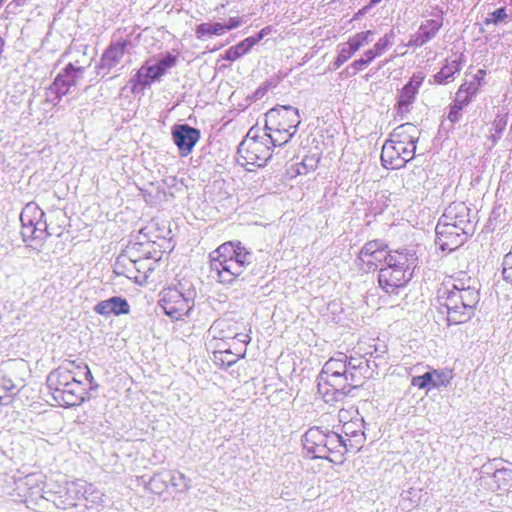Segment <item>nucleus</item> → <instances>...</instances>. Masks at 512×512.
Returning a JSON list of instances; mask_svg holds the SVG:
<instances>
[{
  "label": "nucleus",
  "mask_w": 512,
  "mask_h": 512,
  "mask_svg": "<svg viewBox=\"0 0 512 512\" xmlns=\"http://www.w3.org/2000/svg\"><path fill=\"white\" fill-rule=\"evenodd\" d=\"M85 380L91 383L93 376L84 362L65 361L47 376V388L52 399L61 407L81 405L87 394Z\"/></svg>",
  "instance_id": "f257e3e1"
},
{
  "label": "nucleus",
  "mask_w": 512,
  "mask_h": 512,
  "mask_svg": "<svg viewBox=\"0 0 512 512\" xmlns=\"http://www.w3.org/2000/svg\"><path fill=\"white\" fill-rule=\"evenodd\" d=\"M418 257L413 249L394 250V256L380 267L378 282L385 292L392 294L404 287L412 278Z\"/></svg>",
  "instance_id": "f03ea898"
},
{
  "label": "nucleus",
  "mask_w": 512,
  "mask_h": 512,
  "mask_svg": "<svg viewBox=\"0 0 512 512\" xmlns=\"http://www.w3.org/2000/svg\"><path fill=\"white\" fill-rule=\"evenodd\" d=\"M161 308L172 320H183L194 306L196 289L190 278L181 277L162 291Z\"/></svg>",
  "instance_id": "7ed1b4c3"
},
{
  "label": "nucleus",
  "mask_w": 512,
  "mask_h": 512,
  "mask_svg": "<svg viewBox=\"0 0 512 512\" xmlns=\"http://www.w3.org/2000/svg\"><path fill=\"white\" fill-rule=\"evenodd\" d=\"M439 313L446 314V320H456V317H466L470 320L475 316L476 306L480 300L479 290L467 284L462 292L448 291L439 295Z\"/></svg>",
  "instance_id": "20e7f679"
},
{
  "label": "nucleus",
  "mask_w": 512,
  "mask_h": 512,
  "mask_svg": "<svg viewBox=\"0 0 512 512\" xmlns=\"http://www.w3.org/2000/svg\"><path fill=\"white\" fill-rule=\"evenodd\" d=\"M300 124L298 110L291 106L273 108L266 113V130H279L285 137L268 135L273 146H282L290 141Z\"/></svg>",
  "instance_id": "39448f33"
},
{
  "label": "nucleus",
  "mask_w": 512,
  "mask_h": 512,
  "mask_svg": "<svg viewBox=\"0 0 512 512\" xmlns=\"http://www.w3.org/2000/svg\"><path fill=\"white\" fill-rule=\"evenodd\" d=\"M251 134L252 129L249 130L237 150V162L248 171H251L253 167L264 166L272 156L269 138L263 140Z\"/></svg>",
  "instance_id": "423d86ee"
},
{
  "label": "nucleus",
  "mask_w": 512,
  "mask_h": 512,
  "mask_svg": "<svg viewBox=\"0 0 512 512\" xmlns=\"http://www.w3.org/2000/svg\"><path fill=\"white\" fill-rule=\"evenodd\" d=\"M83 67H76L72 63L65 66L47 90V100L57 104L62 96L66 95L72 86L83 78Z\"/></svg>",
  "instance_id": "0eeeda50"
},
{
  "label": "nucleus",
  "mask_w": 512,
  "mask_h": 512,
  "mask_svg": "<svg viewBox=\"0 0 512 512\" xmlns=\"http://www.w3.org/2000/svg\"><path fill=\"white\" fill-rule=\"evenodd\" d=\"M463 226L453 223H446L439 219L435 228L436 244L442 251H453L463 245L468 236L472 235L474 231L462 229Z\"/></svg>",
  "instance_id": "6e6552de"
},
{
  "label": "nucleus",
  "mask_w": 512,
  "mask_h": 512,
  "mask_svg": "<svg viewBox=\"0 0 512 512\" xmlns=\"http://www.w3.org/2000/svg\"><path fill=\"white\" fill-rule=\"evenodd\" d=\"M387 248L381 241H369L360 250L358 260L365 270H376L379 266L385 265L390 256H394V250L390 251Z\"/></svg>",
  "instance_id": "1a4fd4ad"
},
{
  "label": "nucleus",
  "mask_w": 512,
  "mask_h": 512,
  "mask_svg": "<svg viewBox=\"0 0 512 512\" xmlns=\"http://www.w3.org/2000/svg\"><path fill=\"white\" fill-rule=\"evenodd\" d=\"M235 248V253H233L231 260H228L227 266H221L223 273L220 271L219 282L222 284H232L247 266L252 263V253L241 242L238 241V246Z\"/></svg>",
  "instance_id": "9d476101"
},
{
  "label": "nucleus",
  "mask_w": 512,
  "mask_h": 512,
  "mask_svg": "<svg viewBox=\"0 0 512 512\" xmlns=\"http://www.w3.org/2000/svg\"><path fill=\"white\" fill-rule=\"evenodd\" d=\"M347 368L345 354L337 353L335 357L330 358L322 365V381L336 390L342 388L346 380Z\"/></svg>",
  "instance_id": "9b49d317"
},
{
  "label": "nucleus",
  "mask_w": 512,
  "mask_h": 512,
  "mask_svg": "<svg viewBox=\"0 0 512 512\" xmlns=\"http://www.w3.org/2000/svg\"><path fill=\"white\" fill-rule=\"evenodd\" d=\"M171 135L174 144L183 157L188 156L200 139V131L188 124H175L172 127Z\"/></svg>",
  "instance_id": "f8f14e48"
},
{
  "label": "nucleus",
  "mask_w": 512,
  "mask_h": 512,
  "mask_svg": "<svg viewBox=\"0 0 512 512\" xmlns=\"http://www.w3.org/2000/svg\"><path fill=\"white\" fill-rule=\"evenodd\" d=\"M322 435L325 437L322 448L326 453H322L321 458L333 463L340 462L342 454L351 449L348 440L336 431L322 432Z\"/></svg>",
  "instance_id": "ddd939ff"
},
{
  "label": "nucleus",
  "mask_w": 512,
  "mask_h": 512,
  "mask_svg": "<svg viewBox=\"0 0 512 512\" xmlns=\"http://www.w3.org/2000/svg\"><path fill=\"white\" fill-rule=\"evenodd\" d=\"M441 220L463 226L462 229L474 231L475 224L470 217V208L464 202H453L444 211Z\"/></svg>",
  "instance_id": "4468645a"
},
{
  "label": "nucleus",
  "mask_w": 512,
  "mask_h": 512,
  "mask_svg": "<svg viewBox=\"0 0 512 512\" xmlns=\"http://www.w3.org/2000/svg\"><path fill=\"white\" fill-rule=\"evenodd\" d=\"M238 246V242H225L220 245L217 249L213 250L210 254V274L209 277L220 280V271L223 273L221 266H227L228 260H231L233 253H235V247Z\"/></svg>",
  "instance_id": "2eb2a0df"
},
{
  "label": "nucleus",
  "mask_w": 512,
  "mask_h": 512,
  "mask_svg": "<svg viewBox=\"0 0 512 512\" xmlns=\"http://www.w3.org/2000/svg\"><path fill=\"white\" fill-rule=\"evenodd\" d=\"M128 44L129 42L127 40L112 42L102 54L98 64V70L106 69L110 71L112 68L116 67L123 58Z\"/></svg>",
  "instance_id": "dca6fc26"
},
{
  "label": "nucleus",
  "mask_w": 512,
  "mask_h": 512,
  "mask_svg": "<svg viewBox=\"0 0 512 512\" xmlns=\"http://www.w3.org/2000/svg\"><path fill=\"white\" fill-rule=\"evenodd\" d=\"M341 435L350 442L351 450H359L365 440L364 420L362 417L352 418L341 426Z\"/></svg>",
  "instance_id": "f3484780"
},
{
  "label": "nucleus",
  "mask_w": 512,
  "mask_h": 512,
  "mask_svg": "<svg viewBox=\"0 0 512 512\" xmlns=\"http://www.w3.org/2000/svg\"><path fill=\"white\" fill-rule=\"evenodd\" d=\"M130 306L126 299L118 296L100 301L94 306V311L104 317L119 316L127 314Z\"/></svg>",
  "instance_id": "a211bd4d"
},
{
  "label": "nucleus",
  "mask_w": 512,
  "mask_h": 512,
  "mask_svg": "<svg viewBox=\"0 0 512 512\" xmlns=\"http://www.w3.org/2000/svg\"><path fill=\"white\" fill-rule=\"evenodd\" d=\"M401 152H403L402 144H398L392 140H387L381 151V162L383 167L387 169H400L404 167V162L401 160Z\"/></svg>",
  "instance_id": "6ab92c4d"
},
{
  "label": "nucleus",
  "mask_w": 512,
  "mask_h": 512,
  "mask_svg": "<svg viewBox=\"0 0 512 512\" xmlns=\"http://www.w3.org/2000/svg\"><path fill=\"white\" fill-rule=\"evenodd\" d=\"M90 486L86 482L76 480L66 483V506L76 507L81 502L86 500V494L89 491Z\"/></svg>",
  "instance_id": "aec40b11"
},
{
  "label": "nucleus",
  "mask_w": 512,
  "mask_h": 512,
  "mask_svg": "<svg viewBox=\"0 0 512 512\" xmlns=\"http://www.w3.org/2000/svg\"><path fill=\"white\" fill-rule=\"evenodd\" d=\"M113 271L119 276L133 280L140 285L144 284V276L136 273L135 260H130L125 255H118L113 265Z\"/></svg>",
  "instance_id": "412c9836"
},
{
  "label": "nucleus",
  "mask_w": 512,
  "mask_h": 512,
  "mask_svg": "<svg viewBox=\"0 0 512 512\" xmlns=\"http://www.w3.org/2000/svg\"><path fill=\"white\" fill-rule=\"evenodd\" d=\"M423 81L422 77H413L402 88L398 100V112L403 114L409 111V105L414 101L415 95Z\"/></svg>",
  "instance_id": "4be33fe9"
},
{
  "label": "nucleus",
  "mask_w": 512,
  "mask_h": 512,
  "mask_svg": "<svg viewBox=\"0 0 512 512\" xmlns=\"http://www.w3.org/2000/svg\"><path fill=\"white\" fill-rule=\"evenodd\" d=\"M419 131L412 123H404L396 127L391 133L390 140L402 145L416 144Z\"/></svg>",
  "instance_id": "5701e85b"
},
{
  "label": "nucleus",
  "mask_w": 512,
  "mask_h": 512,
  "mask_svg": "<svg viewBox=\"0 0 512 512\" xmlns=\"http://www.w3.org/2000/svg\"><path fill=\"white\" fill-rule=\"evenodd\" d=\"M164 75L163 69L159 67L157 62L152 65L142 66L135 74L137 83L144 86L150 85L152 82L159 80Z\"/></svg>",
  "instance_id": "b1692460"
},
{
  "label": "nucleus",
  "mask_w": 512,
  "mask_h": 512,
  "mask_svg": "<svg viewBox=\"0 0 512 512\" xmlns=\"http://www.w3.org/2000/svg\"><path fill=\"white\" fill-rule=\"evenodd\" d=\"M461 70V56H457L453 59H447L446 64L441 70L434 75L435 82L438 84H445L453 78L454 74Z\"/></svg>",
  "instance_id": "393cba45"
},
{
  "label": "nucleus",
  "mask_w": 512,
  "mask_h": 512,
  "mask_svg": "<svg viewBox=\"0 0 512 512\" xmlns=\"http://www.w3.org/2000/svg\"><path fill=\"white\" fill-rule=\"evenodd\" d=\"M441 26L442 21L439 19H433L427 21L426 24L421 25L415 39V44L417 46H422L427 43L436 35Z\"/></svg>",
  "instance_id": "a878e982"
},
{
  "label": "nucleus",
  "mask_w": 512,
  "mask_h": 512,
  "mask_svg": "<svg viewBox=\"0 0 512 512\" xmlns=\"http://www.w3.org/2000/svg\"><path fill=\"white\" fill-rule=\"evenodd\" d=\"M303 450L306 451L310 458H319V429L317 427L310 428L303 435Z\"/></svg>",
  "instance_id": "bb28decb"
},
{
  "label": "nucleus",
  "mask_w": 512,
  "mask_h": 512,
  "mask_svg": "<svg viewBox=\"0 0 512 512\" xmlns=\"http://www.w3.org/2000/svg\"><path fill=\"white\" fill-rule=\"evenodd\" d=\"M45 213L35 203L31 202L25 205L20 214L21 223L37 225V222L44 218Z\"/></svg>",
  "instance_id": "cd10ccee"
},
{
  "label": "nucleus",
  "mask_w": 512,
  "mask_h": 512,
  "mask_svg": "<svg viewBox=\"0 0 512 512\" xmlns=\"http://www.w3.org/2000/svg\"><path fill=\"white\" fill-rule=\"evenodd\" d=\"M254 45L255 41L252 39V37H248L237 45L232 46L226 50L223 58L227 61H235L248 53Z\"/></svg>",
  "instance_id": "c85d7f7f"
},
{
  "label": "nucleus",
  "mask_w": 512,
  "mask_h": 512,
  "mask_svg": "<svg viewBox=\"0 0 512 512\" xmlns=\"http://www.w3.org/2000/svg\"><path fill=\"white\" fill-rule=\"evenodd\" d=\"M243 357V353H233L229 349L217 350L214 352L212 361L214 364L221 368L230 367L232 364L237 363L239 359Z\"/></svg>",
  "instance_id": "c756f323"
},
{
  "label": "nucleus",
  "mask_w": 512,
  "mask_h": 512,
  "mask_svg": "<svg viewBox=\"0 0 512 512\" xmlns=\"http://www.w3.org/2000/svg\"><path fill=\"white\" fill-rule=\"evenodd\" d=\"M467 284H469V286H474V281L468 277L465 273H461L460 274V277H456V278H453L452 280L448 281L445 285H444V288L440 290V294H442V292H448V291H457V292H462L464 290H466V287H467Z\"/></svg>",
  "instance_id": "7c9ffc66"
},
{
  "label": "nucleus",
  "mask_w": 512,
  "mask_h": 512,
  "mask_svg": "<svg viewBox=\"0 0 512 512\" xmlns=\"http://www.w3.org/2000/svg\"><path fill=\"white\" fill-rule=\"evenodd\" d=\"M497 489L507 490L512 486V468H496L492 475Z\"/></svg>",
  "instance_id": "2f4dec72"
},
{
  "label": "nucleus",
  "mask_w": 512,
  "mask_h": 512,
  "mask_svg": "<svg viewBox=\"0 0 512 512\" xmlns=\"http://www.w3.org/2000/svg\"><path fill=\"white\" fill-rule=\"evenodd\" d=\"M195 33L197 38H203L206 35H222L224 34V25L220 22L201 23L196 27Z\"/></svg>",
  "instance_id": "473e14b6"
},
{
  "label": "nucleus",
  "mask_w": 512,
  "mask_h": 512,
  "mask_svg": "<svg viewBox=\"0 0 512 512\" xmlns=\"http://www.w3.org/2000/svg\"><path fill=\"white\" fill-rule=\"evenodd\" d=\"M150 252L145 253V257L140 260H135L136 273L139 276H144V283L147 282L149 274L154 271L156 261H154L150 256H148Z\"/></svg>",
  "instance_id": "72a5a7b5"
},
{
  "label": "nucleus",
  "mask_w": 512,
  "mask_h": 512,
  "mask_svg": "<svg viewBox=\"0 0 512 512\" xmlns=\"http://www.w3.org/2000/svg\"><path fill=\"white\" fill-rule=\"evenodd\" d=\"M410 385L420 390L427 391H430L432 389H439L436 386V383L433 380L432 374L429 372V370L420 376H413L412 380H410Z\"/></svg>",
  "instance_id": "f704fd0d"
},
{
  "label": "nucleus",
  "mask_w": 512,
  "mask_h": 512,
  "mask_svg": "<svg viewBox=\"0 0 512 512\" xmlns=\"http://www.w3.org/2000/svg\"><path fill=\"white\" fill-rule=\"evenodd\" d=\"M430 373L434 377V381L438 388H445L451 384L453 379V371L450 368L434 369L430 368Z\"/></svg>",
  "instance_id": "c9c22d12"
},
{
  "label": "nucleus",
  "mask_w": 512,
  "mask_h": 512,
  "mask_svg": "<svg viewBox=\"0 0 512 512\" xmlns=\"http://www.w3.org/2000/svg\"><path fill=\"white\" fill-rule=\"evenodd\" d=\"M374 33L371 30L356 33L347 41L352 48L357 52L364 45L369 44L372 41Z\"/></svg>",
  "instance_id": "e433bc0d"
},
{
  "label": "nucleus",
  "mask_w": 512,
  "mask_h": 512,
  "mask_svg": "<svg viewBox=\"0 0 512 512\" xmlns=\"http://www.w3.org/2000/svg\"><path fill=\"white\" fill-rule=\"evenodd\" d=\"M356 51L352 48V46L346 42L339 45L338 56L333 64V69H338L343 63H345L348 59L354 55Z\"/></svg>",
  "instance_id": "4c0bfd02"
},
{
  "label": "nucleus",
  "mask_w": 512,
  "mask_h": 512,
  "mask_svg": "<svg viewBox=\"0 0 512 512\" xmlns=\"http://www.w3.org/2000/svg\"><path fill=\"white\" fill-rule=\"evenodd\" d=\"M319 162H320L319 155L306 156L302 160L300 167H298L297 173L298 174H307L310 171H315L318 167Z\"/></svg>",
  "instance_id": "58836bf2"
},
{
  "label": "nucleus",
  "mask_w": 512,
  "mask_h": 512,
  "mask_svg": "<svg viewBox=\"0 0 512 512\" xmlns=\"http://www.w3.org/2000/svg\"><path fill=\"white\" fill-rule=\"evenodd\" d=\"M393 36V32L385 34L374 44L373 48L379 56L385 53L387 49L392 45Z\"/></svg>",
  "instance_id": "ea45409f"
},
{
  "label": "nucleus",
  "mask_w": 512,
  "mask_h": 512,
  "mask_svg": "<svg viewBox=\"0 0 512 512\" xmlns=\"http://www.w3.org/2000/svg\"><path fill=\"white\" fill-rule=\"evenodd\" d=\"M143 245L141 243H133L131 245H129L122 253H120L119 255H125L127 258H129L130 260H140L142 259L143 257H145V253H143V255H140V248L142 247Z\"/></svg>",
  "instance_id": "a19ab883"
},
{
  "label": "nucleus",
  "mask_w": 512,
  "mask_h": 512,
  "mask_svg": "<svg viewBox=\"0 0 512 512\" xmlns=\"http://www.w3.org/2000/svg\"><path fill=\"white\" fill-rule=\"evenodd\" d=\"M177 57L171 53H167L163 58L157 61L160 68L163 69V73L176 65Z\"/></svg>",
  "instance_id": "79ce46f5"
},
{
  "label": "nucleus",
  "mask_w": 512,
  "mask_h": 512,
  "mask_svg": "<svg viewBox=\"0 0 512 512\" xmlns=\"http://www.w3.org/2000/svg\"><path fill=\"white\" fill-rule=\"evenodd\" d=\"M343 312L342 304L338 300H333L328 303L327 305V313L325 314L328 318L335 319L336 317H339V314Z\"/></svg>",
  "instance_id": "37998d69"
},
{
  "label": "nucleus",
  "mask_w": 512,
  "mask_h": 512,
  "mask_svg": "<svg viewBox=\"0 0 512 512\" xmlns=\"http://www.w3.org/2000/svg\"><path fill=\"white\" fill-rule=\"evenodd\" d=\"M501 462H502L501 459L495 458L493 460H490V461L484 463V465L481 466V474L486 475L488 477L492 476L493 472L496 468H501L500 467Z\"/></svg>",
  "instance_id": "c03bdc74"
},
{
  "label": "nucleus",
  "mask_w": 512,
  "mask_h": 512,
  "mask_svg": "<svg viewBox=\"0 0 512 512\" xmlns=\"http://www.w3.org/2000/svg\"><path fill=\"white\" fill-rule=\"evenodd\" d=\"M21 224H22L21 235H22V238H23L24 242H27L29 240H37V239H39L38 236H37V233L35 231V226L29 225V224H26V223H21Z\"/></svg>",
  "instance_id": "a18cd8bd"
},
{
  "label": "nucleus",
  "mask_w": 512,
  "mask_h": 512,
  "mask_svg": "<svg viewBox=\"0 0 512 512\" xmlns=\"http://www.w3.org/2000/svg\"><path fill=\"white\" fill-rule=\"evenodd\" d=\"M490 16H491V18L486 19V23L487 24H489V23L497 24L499 22L504 21L507 18V12L504 7H501V8L496 9L495 11H493L490 14Z\"/></svg>",
  "instance_id": "49530a36"
},
{
  "label": "nucleus",
  "mask_w": 512,
  "mask_h": 512,
  "mask_svg": "<svg viewBox=\"0 0 512 512\" xmlns=\"http://www.w3.org/2000/svg\"><path fill=\"white\" fill-rule=\"evenodd\" d=\"M386 352H387V346L384 343L374 344V345H372V350L366 351V353H364V355H366V356L368 355L372 358L379 359L383 355H385Z\"/></svg>",
  "instance_id": "de8ad7c7"
},
{
  "label": "nucleus",
  "mask_w": 512,
  "mask_h": 512,
  "mask_svg": "<svg viewBox=\"0 0 512 512\" xmlns=\"http://www.w3.org/2000/svg\"><path fill=\"white\" fill-rule=\"evenodd\" d=\"M464 108V106L456 103V102H453V104L451 105L450 107V111H449V114H448V119L452 122V123H456L460 120L461 116H462V109Z\"/></svg>",
  "instance_id": "09e8293b"
},
{
  "label": "nucleus",
  "mask_w": 512,
  "mask_h": 512,
  "mask_svg": "<svg viewBox=\"0 0 512 512\" xmlns=\"http://www.w3.org/2000/svg\"><path fill=\"white\" fill-rule=\"evenodd\" d=\"M403 152H401V160L404 162V165L414 158L416 151V144L410 145H402Z\"/></svg>",
  "instance_id": "8fccbe9b"
},
{
  "label": "nucleus",
  "mask_w": 512,
  "mask_h": 512,
  "mask_svg": "<svg viewBox=\"0 0 512 512\" xmlns=\"http://www.w3.org/2000/svg\"><path fill=\"white\" fill-rule=\"evenodd\" d=\"M471 99H472V96L469 95L467 93V91L464 90V88L459 87V89H458V91L456 93V97H455L454 102H456V103H458V104H460V105L465 107L466 105L469 104Z\"/></svg>",
  "instance_id": "3c124183"
},
{
  "label": "nucleus",
  "mask_w": 512,
  "mask_h": 512,
  "mask_svg": "<svg viewBox=\"0 0 512 512\" xmlns=\"http://www.w3.org/2000/svg\"><path fill=\"white\" fill-rule=\"evenodd\" d=\"M35 231L39 240H44L49 235L47 232V223L44 218H41V220L37 222V225H35Z\"/></svg>",
  "instance_id": "603ef678"
},
{
  "label": "nucleus",
  "mask_w": 512,
  "mask_h": 512,
  "mask_svg": "<svg viewBox=\"0 0 512 512\" xmlns=\"http://www.w3.org/2000/svg\"><path fill=\"white\" fill-rule=\"evenodd\" d=\"M460 87L464 88V90H466L467 93L473 97L478 92L480 83L473 80H466Z\"/></svg>",
  "instance_id": "864d4df0"
},
{
  "label": "nucleus",
  "mask_w": 512,
  "mask_h": 512,
  "mask_svg": "<svg viewBox=\"0 0 512 512\" xmlns=\"http://www.w3.org/2000/svg\"><path fill=\"white\" fill-rule=\"evenodd\" d=\"M11 401L10 388L0 384V405H7Z\"/></svg>",
  "instance_id": "5fc2aeb1"
},
{
  "label": "nucleus",
  "mask_w": 512,
  "mask_h": 512,
  "mask_svg": "<svg viewBox=\"0 0 512 512\" xmlns=\"http://www.w3.org/2000/svg\"><path fill=\"white\" fill-rule=\"evenodd\" d=\"M368 63L364 60V58L357 59L351 63V65L348 67V70H352V74H356L358 71H361L364 69L365 66H367Z\"/></svg>",
  "instance_id": "6e6d98bb"
},
{
  "label": "nucleus",
  "mask_w": 512,
  "mask_h": 512,
  "mask_svg": "<svg viewBox=\"0 0 512 512\" xmlns=\"http://www.w3.org/2000/svg\"><path fill=\"white\" fill-rule=\"evenodd\" d=\"M241 21L238 17H232L228 20V22L224 25V33L226 31H230L234 28H237L240 25Z\"/></svg>",
  "instance_id": "4d7b16f0"
},
{
  "label": "nucleus",
  "mask_w": 512,
  "mask_h": 512,
  "mask_svg": "<svg viewBox=\"0 0 512 512\" xmlns=\"http://www.w3.org/2000/svg\"><path fill=\"white\" fill-rule=\"evenodd\" d=\"M347 366L352 369H359L360 371H363V373L367 372V368H365L364 365V358H360L358 364H353V357H351L350 361L347 362Z\"/></svg>",
  "instance_id": "13d9d810"
},
{
  "label": "nucleus",
  "mask_w": 512,
  "mask_h": 512,
  "mask_svg": "<svg viewBox=\"0 0 512 512\" xmlns=\"http://www.w3.org/2000/svg\"><path fill=\"white\" fill-rule=\"evenodd\" d=\"M27 0H12L6 7L10 12H15L16 9L26 4Z\"/></svg>",
  "instance_id": "bf43d9fd"
},
{
  "label": "nucleus",
  "mask_w": 512,
  "mask_h": 512,
  "mask_svg": "<svg viewBox=\"0 0 512 512\" xmlns=\"http://www.w3.org/2000/svg\"><path fill=\"white\" fill-rule=\"evenodd\" d=\"M376 360L378 359L372 358L371 356L370 358L364 357V365H366V369L370 370L371 373L373 372V370L378 368V363L376 362Z\"/></svg>",
  "instance_id": "052dcab7"
},
{
  "label": "nucleus",
  "mask_w": 512,
  "mask_h": 512,
  "mask_svg": "<svg viewBox=\"0 0 512 512\" xmlns=\"http://www.w3.org/2000/svg\"><path fill=\"white\" fill-rule=\"evenodd\" d=\"M379 55L375 52L374 48L368 49L364 52L363 57L364 60L370 64L376 57Z\"/></svg>",
  "instance_id": "680f3d73"
},
{
  "label": "nucleus",
  "mask_w": 512,
  "mask_h": 512,
  "mask_svg": "<svg viewBox=\"0 0 512 512\" xmlns=\"http://www.w3.org/2000/svg\"><path fill=\"white\" fill-rule=\"evenodd\" d=\"M485 75H486V71L485 70H478L476 74H474L472 76V80L475 81V82H479L480 83V87L483 86L485 84Z\"/></svg>",
  "instance_id": "e2e57ef3"
},
{
  "label": "nucleus",
  "mask_w": 512,
  "mask_h": 512,
  "mask_svg": "<svg viewBox=\"0 0 512 512\" xmlns=\"http://www.w3.org/2000/svg\"><path fill=\"white\" fill-rule=\"evenodd\" d=\"M267 30H269L268 27L262 29L258 34L257 36L255 37H252V39L255 41V44L258 43L266 34H267Z\"/></svg>",
  "instance_id": "0e129e2a"
},
{
  "label": "nucleus",
  "mask_w": 512,
  "mask_h": 512,
  "mask_svg": "<svg viewBox=\"0 0 512 512\" xmlns=\"http://www.w3.org/2000/svg\"><path fill=\"white\" fill-rule=\"evenodd\" d=\"M272 133H269V135H275L276 137H285L284 133H280L279 130H270ZM266 139H268V134H265Z\"/></svg>",
  "instance_id": "69168bd1"
},
{
  "label": "nucleus",
  "mask_w": 512,
  "mask_h": 512,
  "mask_svg": "<svg viewBox=\"0 0 512 512\" xmlns=\"http://www.w3.org/2000/svg\"><path fill=\"white\" fill-rule=\"evenodd\" d=\"M370 8H371V6L369 4L366 5L365 7H363L362 9H360L358 11V13L356 14V17L365 14Z\"/></svg>",
  "instance_id": "338daca9"
},
{
  "label": "nucleus",
  "mask_w": 512,
  "mask_h": 512,
  "mask_svg": "<svg viewBox=\"0 0 512 512\" xmlns=\"http://www.w3.org/2000/svg\"><path fill=\"white\" fill-rule=\"evenodd\" d=\"M263 95H264V90H261V89H258V90L256 91V93H255V96H256L257 98H260V97H262Z\"/></svg>",
  "instance_id": "774afa93"
}]
</instances>
